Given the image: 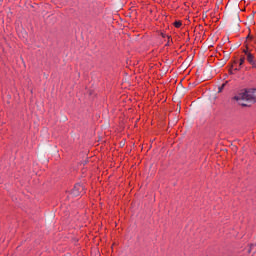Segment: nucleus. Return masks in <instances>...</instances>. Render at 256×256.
I'll return each instance as SVG.
<instances>
[{
	"label": "nucleus",
	"mask_w": 256,
	"mask_h": 256,
	"mask_svg": "<svg viewBox=\"0 0 256 256\" xmlns=\"http://www.w3.org/2000/svg\"><path fill=\"white\" fill-rule=\"evenodd\" d=\"M235 101H254L256 102V89L242 90L238 95L234 96Z\"/></svg>",
	"instance_id": "obj_1"
},
{
	"label": "nucleus",
	"mask_w": 256,
	"mask_h": 256,
	"mask_svg": "<svg viewBox=\"0 0 256 256\" xmlns=\"http://www.w3.org/2000/svg\"><path fill=\"white\" fill-rule=\"evenodd\" d=\"M247 61L251 65L253 62H255V56H253V54H251V53H248L247 54Z\"/></svg>",
	"instance_id": "obj_2"
},
{
	"label": "nucleus",
	"mask_w": 256,
	"mask_h": 256,
	"mask_svg": "<svg viewBox=\"0 0 256 256\" xmlns=\"http://www.w3.org/2000/svg\"><path fill=\"white\" fill-rule=\"evenodd\" d=\"M183 25V22L181 21H175L174 22V27H176V29H180V27Z\"/></svg>",
	"instance_id": "obj_3"
},
{
	"label": "nucleus",
	"mask_w": 256,
	"mask_h": 256,
	"mask_svg": "<svg viewBox=\"0 0 256 256\" xmlns=\"http://www.w3.org/2000/svg\"><path fill=\"white\" fill-rule=\"evenodd\" d=\"M77 189H81V185H76V186L74 187V189H73L74 195H77V194L75 193V191H77Z\"/></svg>",
	"instance_id": "obj_4"
},
{
	"label": "nucleus",
	"mask_w": 256,
	"mask_h": 256,
	"mask_svg": "<svg viewBox=\"0 0 256 256\" xmlns=\"http://www.w3.org/2000/svg\"><path fill=\"white\" fill-rule=\"evenodd\" d=\"M223 89H225V83L222 84V85L218 88V92L221 93V91H223Z\"/></svg>",
	"instance_id": "obj_5"
},
{
	"label": "nucleus",
	"mask_w": 256,
	"mask_h": 256,
	"mask_svg": "<svg viewBox=\"0 0 256 256\" xmlns=\"http://www.w3.org/2000/svg\"><path fill=\"white\" fill-rule=\"evenodd\" d=\"M243 63H245V57L240 58V63H239L240 67H241V65H243Z\"/></svg>",
	"instance_id": "obj_6"
},
{
	"label": "nucleus",
	"mask_w": 256,
	"mask_h": 256,
	"mask_svg": "<svg viewBox=\"0 0 256 256\" xmlns=\"http://www.w3.org/2000/svg\"><path fill=\"white\" fill-rule=\"evenodd\" d=\"M250 65H252L253 69H256V60H254Z\"/></svg>",
	"instance_id": "obj_7"
},
{
	"label": "nucleus",
	"mask_w": 256,
	"mask_h": 256,
	"mask_svg": "<svg viewBox=\"0 0 256 256\" xmlns=\"http://www.w3.org/2000/svg\"><path fill=\"white\" fill-rule=\"evenodd\" d=\"M243 53H245V55H249V51L247 49H244Z\"/></svg>",
	"instance_id": "obj_8"
}]
</instances>
